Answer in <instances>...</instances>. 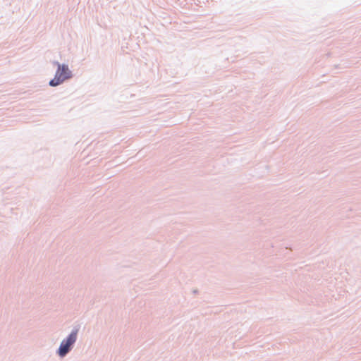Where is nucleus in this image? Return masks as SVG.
Returning a JSON list of instances; mask_svg holds the SVG:
<instances>
[{"label": "nucleus", "mask_w": 361, "mask_h": 361, "mask_svg": "<svg viewBox=\"0 0 361 361\" xmlns=\"http://www.w3.org/2000/svg\"><path fill=\"white\" fill-rule=\"evenodd\" d=\"M71 73L66 65H60L58 63V70L56 72L55 77L49 82L51 86H57L62 83L66 79L71 78Z\"/></svg>", "instance_id": "1"}, {"label": "nucleus", "mask_w": 361, "mask_h": 361, "mask_svg": "<svg viewBox=\"0 0 361 361\" xmlns=\"http://www.w3.org/2000/svg\"><path fill=\"white\" fill-rule=\"evenodd\" d=\"M77 331H73L66 340L61 342L59 349V355L61 357L65 356L70 350L71 345H72L76 341Z\"/></svg>", "instance_id": "2"}]
</instances>
